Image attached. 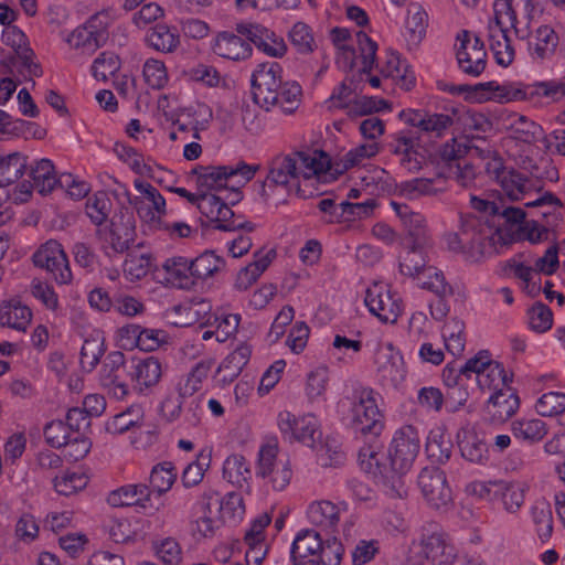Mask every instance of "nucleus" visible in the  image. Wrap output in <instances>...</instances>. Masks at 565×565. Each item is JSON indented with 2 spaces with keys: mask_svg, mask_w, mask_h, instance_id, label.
Instances as JSON below:
<instances>
[{
  "mask_svg": "<svg viewBox=\"0 0 565 565\" xmlns=\"http://www.w3.org/2000/svg\"><path fill=\"white\" fill-rule=\"evenodd\" d=\"M420 449L419 435L415 427L399 428L388 449V463L383 462L384 455L371 447H364L359 454L361 468L373 475L382 477L390 494L394 498L407 495L406 475L411 470Z\"/></svg>",
  "mask_w": 565,
  "mask_h": 565,
  "instance_id": "nucleus-1",
  "label": "nucleus"
},
{
  "mask_svg": "<svg viewBox=\"0 0 565 565\" xmlns=\"http://www.w3.org/2000/svg\"><path fill=\"white\" fill-rule=\"evenodd\" d=\"M535 11L533 0H495L493 17L487 26V40L495 62L501 66H509L515 57V50L508 35L510 29L520 39L527 35V26L520 24L531 21Z\"/></svg>",
  "mask_w": 565,
  "mask_h": 565,
  "instance_id": "nucleus-2",
  "label": "nucleus"
},
{
  "mask_svg": "<svg viewBox=\"0 0 565 565\" xmlns=\"http://www.w3.org/2000/svg\"><path fill=\"white\" fill-rule=\"evenodd\" d=\"M494 235L495 231L486 222L466 216L461 217L459 232L447 234L446 241L449 249L463 254L467 262L478 264L484 258Z\"/></svg>",
  "mask_w": 565,
  "mask_h": 565,
  "instance_id": "nucleus-3",
  "label": "nucleus"
},
{
  "mask_svg": "<svg viewBox=\"0 0 565 565\" xmlns=\"http://www.w3.org/2000/svg\"><path fill=\"white\" fill-rule=\"evenodd\" d=\"M493 173L502 192L511 201H524L526 207L561 205L556 196L550 192H541L537 182L512 168L499 167V163L495 162Z\"/></svg>",
  "mask_w": 565,
  "mask_h": 565,
  "instance_id": "nucleus-4",
  "label": "nucleus"
},
{
  "mask_svg": "<svg viewBox=\"0 0 565 565\" xmlns=\"http://www.w3.org/2000/svg\"><path fill=\"white\" fill-rule=\"evenodd\" d=\"M256 169L244 162L235 166H200L192 170L198 189L202 193L231 190L238 195V190L254 178Z\"/></svg>",
  "mask_w": 565,
  "mask_h": 565,
  "instance_id": "nucleus-5",
  "label": "nucleus"
},
{
  "mask_svg": "<svg viewBox=\"0 0 565 565\" xmlns=\"http://www.w3.org/2000/svg\"><path fill=\"white\" fill-rule=\"evenodd\" d=\"M303 188L301 198H310L320 191L322 183L329 182L339 175L335 172V160L320 149H307L292 153Z\"/></svg>",
  "mask_w": 565,
  "mask_h": 565,
  "instance_id": "nucleus-6",
  "label": "nucleus"
},
{
  "mask_svg": "<svg viewBox=\"0 0 565 565\" xmlns=\"http://www.w3.org/2000/svg\"><path fill=\"white\" fill-rule=\"evenodd\" d=\"M460 374L477 382L482 392L494 394L509 387L510 376L505 369L497 361L491 360L488 352H479L468 360L461 367Z\"/></svg>",
  "mask_w": 565,
  "mask_h": 565,
  "instance_id": "nucleus-7",
  "label": "nucleus"
},
{
  "mask_svg": "<svg viewBox=\"0 0 565 565\" xmlns=\"http://www.w3.org/2000/svg\"><path fill=\"white\" fill-rule=\"evenodd\" d=\"M137 195L130 201L140 221L151 231L164 226L168 214L167 202L163 195L149 182L141 179L134 181Z\"/></svg>",
  "mask_w": 565,
  "mask_h": 565,
  "instance_id": "nucleus-8",
  "label": "nucleus"
},
{
  "mask_svg": "<svg viewBox=\"0 0 565 565\" xmlns=\"http://www.w3.org/2000/svg\"><path fill=\"white\" fill-rule=\"evenodd\" d=\"M256 476L274 491H282L292 478L291 463L289 459L279 457L277 445H264L258 452Z\"/></svg>",
  "mask_w": 565,
  "mask_h": 565,
  "instance_id": "nucleus-9",
  "label": "nucleus"
},
{
  "mask_svg": "<svg viewBox=\"0 0 565 565\" xmlns=\"http://www.w3.org/2000/svg\"><path fill=\"white\" fill-rule=\"evenodd\" d=\"M379 395L369 387H361L351 397V424L362 434H380L383 423L377 404Z\"/></svg>",
  "mask_w": 565,
  "mask_h": 565,
  "instance_id": "nucleus-10",
  "label": "nucleus"
},
{
  "mask_svg": "<svg viewBox=\"0 0 565 565\" xmlns=\"http://www.w3.org/2000/svg\"><path fill=\"white\" fill-rule=\"evenodd\" d=\"M253 99L266 111L278 105L281 85V67L276 62L262 63L252 76Z\"/></svg>",
  "mask_w": 565,
  "mask_h": 565,
  "instance_id": "nucleus-11",
  "label": "nucleus"
},
{
  "mask_svg": "<svg viewBox=\"0 0 565 565\" xmlns=\"http://www.w3.org/2000/svg\"><path fill=\"white\" fill-rule=\"evenodd\" d=\"M34 266L47 270L60 285H68L73 280L67 255L57 241L50 239L42 244L33 254Z\"/></svg>",
  "mask_w": 565,
  "mask_h": 565,
  "instance_id": "nucleus-12",
  "label": "nucleus"
},
{
  "mask_svg": "<svg viewBox=\"0 0 565 565\" xmlns=\"http://www.w3.org/2000/svg\"><path fill=\"white\" fill-rule=\"evenodd\" d=\"M418 486L430 508L447 511L452 505V492L443 470L424 468L418 477Z\"/></svg>",
  "mask_w": 565,
  "mask_h": 565,
  "instance_id": "nucleus-13",
  "label": "nucleus"
},
{
  "mask_svg": "<svg viewBox=\"0 0 565 565\" xmlns=\"http://www.w3.org/2000/svg\"><path fill=\"white\" fill-rule=\"evenodd\" d=\"M104 18H107V13H98L84 25L74 29L65 40L70 47L84 55L94 53L106 39L109 21H103Z\"/></svg>",
  "mask_w": 565,
  "mask_h": 565,
  "instance_id": "nucleus-14",
  "label": "nucleus"
},
{
  "mask_svg": "<svg viewBox=\"0 0 565 565\" xmlns=\"http://www.w3.org/2000/svg\"><path fill=\"white\" fill-rule=\"evenodd\" d=\"M370 311L384 323H395L402 313L401 298L385 284H373L365 296Z\"/></svg>",
  "mask_w": 565,
  "mask_h": 565,
  "instance_id": "nucleus-15",
  "label": "nucleus"
},
{
  "mask_svg": "<svg viewBox=\"0 0 565 565\" xmlns=\"http://www.w3.org/2000/svg\"><path fill=\"white\" fill-rule=\"evenodd\" d=\"M278 426L284 435L308 447H316L321 437L317 419L312 415L296 416L290 412H281Z\"/></svg>",
  "mask_w": 565,
  "mask_h": 565,
  "instance_id": "nucleus-16",
  "label": "nucleus"
},
{
  "mask_svg": "<svg viewBox=\"0 0 565 565\" xmlns=\"http://www.w3.org/2000/svg\"><path fill=\"white\" fill-rule=\"evenodd\" d=\"M216 501H211L206 491L202 494L198 510L190 522V533L195 541L212 539L223 526L222 516L217 513Z\"/></svg>",
  "mask_w": 565,
  "mask_h": 565,
  "instance_id": "nucleus-17",
  "label": "nucleus"
},
{
  "mask_svg": "<svg viewBox=\"0 0 565 565\" xmlns=\"http://www.w3.org/2000/svg\"><path fill=\"white\" fill-rule=\"evenodd\" d=\"M419 545L422 553L433 565H452L458 557L450 536L441 530L424 534Z\"/></svg>",
  "mask_w": 565,
  "mask_h": 565,
  "instance_id": "nucleus-18",
  "label": "nucleus"
},
{
  "mask_svg": "<svg viewBox=\"0 0 565 565\" xmlns=\"http://www.w3.org/2000/svg\"><path fill=\"white\" fill-rule=\"evenodd\" d=\"M237 31L247 36L259 51L270 57L279 58L287 53V44L284 39L262 24H239Z\"/></svg>",
  "mask_w": 565,
  "mask_h": 565,
  "instance_id": "nucleus-19",
  "label": "nucleus"
},
{
  "mask_svg": "<svg viewBox=\"0 0 565 565\" xmlns=\"http://www.w3.org/2000/svg\"><path fill=\"white\" fill-rule=\"evenodd\" d=\"M196 207L215 227L223 231L244 228L246 225L233 218L234 213L226 203L214 194L201 193Z\"/></svg>",
  "mask_w": 565,
  "mask_h": 565,
  "instance_id": "nucleus-20",
  "label": "nucleus"
},
{
  "mask_svg": "<svg viewBox=\"0 0 565 565\" xmlns=\"http://www.w3.org/2000/svg\"><path fill=\"white\" fill-rule=\"evenodd\" d=\"M374 363L380 377L393 386L399 385L406 377L403 356L391 343L376 350Z\"/></svg>",
  "mask_w": 565,
  "mask_h": 565,
  "instance_id": "nucleus-21",
  "label": "nucleus"
},
{
  "mask_svg": "<svg viewBox=\"0 0 565 565\" xmlns=\"http://www.w3.org/2000/svg\"><path fill=\"white\" fill-rule=\"evenodd\" d=\"M271 518L263 513L253 521L246 531L244 541L247 545L245 553L246 565H260L268 552L266 542V527L270 524Z\"/></svg>",
  "mask_w": 565,
  "mask_h": 565,
  "instance_id": "nucleus-22",
  "label": "nucleus"
},
{
  "mask_svg": "<svg viewBox=\"0 0 565 565\" xmlns=\"http://www.w3.org/2000/svg\"><path fill=\"white\" fill-rule=\"evenodd\" d=\"M468 89H473L479 102L494 100L499 103H509L515 100H525L529 98L525 89L520 85L515 84H503L500 85L495 82H489L484 84H478L473 87L468 85L458 86L456 92L461 93Z\"/></svg>",
  "mask_w": 565,
  "mask_h": 565,
  "instance_id": "nucleus-23",
  "label": "nucleus"
},
{
  "mask_svg": "<svg viewBox=\"0 0 565 565\" xmlns=\"http://www.w3.org/2000/svg\"><path fill=\"white\" fill-rule=\"evenodd\" d=\"M299 177L294 154H290L277 158L273 161L267 175V182L269 184L285 188L288 193L295 192L301 196V188H303V183Z\"/></svg>",
  "mask_w": 565,
  "mask_h": 565,
  "instance_id": "nucleus-24",
  "label": "nucleus"
},
{
  "mask_svg": "<svg viewBox=\"0 0 565 565\" xmlns=\"http://www.w3.org/2000/svg\"><path fill=\"white\" fill-rule=\"evenodd\" d=\"M486 57L487 53L480 40L466 34L457 51V60L461 71L472 76L480 75L486 68Z\"/></svg>",
  "mask_w": 565,
  "mask_h": 565,
  "instance_id": "nucleus-25",
  "label": "nucleus"
},
{
  "mask_svg": "<svg viewBox=\"0 0 565 565\" xmlns=\"http://www.w3.org/2000/svg\"><path fill=\"white\" fill-rule=\"evenodd\" d=\"M136 221L132 212L121 209L110 221L108 242L116 252H124L134 242Z\"/></svg>",
  "mask_w": 565,
  "mask_h": 565,
  "instance_id": "nucleus-26",
  "label": "nucleus"
},
{
  "mask_svg": "<svg viewBox=\"0 0 565 565\" xmlns=\"http://www.w3.org/2000/svg\"><path fill=\"white\" fill-rule=\"evenodd\" d=\"M418 138L412 132H401L393 143V153L399 157V163L408 171L422 169L425 157L419 151Z\"/></svg>",
  "mask_w": 565,
  "mask_h": 565,
  "instance_id": "nucleus-27",
  "label": "nucleus"
},
{
  "mask_svg": "<svg viewBox=\"0 0 565 565\" xmlns=\"http://www.w3.org/2000/svg\"><path fill=\"white\" fill-rule=\"evenodd\" d=\"M530 21L520 22L527 26V49L534 58L544 60L551 56L558 44V36L550 25H541L534 32H530Z\"/></svg>",
  "mask_w": 565,
  "mask_h": 565,
  "instance_id": "nucleus-28",
  "label": "nucleus"
},
{
  "mask_svg": "<svg viewBox=\"0 0 565 565\" xmlns=\"http://www.w3.org/2000/svg\"><path fill=\"white\" fill-rule=\"evenodd\" d=\"M150 529L151 522L149 520L116 519L110 522L108 533L115 543H130L145 540Z\"/></svg>",
  "mask_w": 565,
  "mask_h": 565,
  "instance_id": "nucleus-29",
  "label": "nucleus"
},
{
  "mask_svg": "<svg viewBox=\"0 0 565 565\" xmlns=\"http://www.w3.org/2000/svg\"><path fill=\"white\" fill-rule=\"evenodd\" d=\"M126 370L124 358L116 353L109 363H105L102 370V385L116 398H124L128 394V386L125 382Z\"/></svg>",
  "mask_w": 565,
  "mask_h": 565,
  "instance_id": "nucleus-30",
  "label": "nucleus"
},
{
  "mask_svg": "<svg viewBox=\"0 0 565 565\" xmlns=\"http://www.w3.org/2000/svg\"><path fill=\"white\" fill-rule=\"evenodd\" d=\"M126 370L124 358L116 353L109 363H105L102 370V385L116 398H124L128 394V386L125 382Z\"/></svg>",
  "mask_w": 565,
  "mask_h": 565,
  "instance_id": "nucleus-31",
  "label": "nucleus"
},
{
  "mask_svg": "<svg viewBox=\"0 0 565 565\" xmlns=\"http://www.w3.org/2000/svg\"><path fill=\"white\" fill-rule=\"evenodd\" d=\"M150 495L151 491L147 484H126L113 490L107 495V503L114 508L138 505L142 509H147Z\"/></svg>",
  "mask_w": 565,
  "mask_h": 565,
  "instance_id": "nucleus-32",
  "label": "nucleus"
},
{
  "mask_svg": "<svg viewBox=\"0 0 565 565\" xmlns=\"http://www.w3.org/2000/svg\"><path fill=\"white\" fill-rule=\"evenodd\" d=\"M164 282L171 287L190 289L194 286L191 260L182 256L168 258L162 264Z\"/></svg>",
  "mask_w": 565,
  "mask_h": 565,
  "instance_id": "nucleus-33",
  "label": "nucleus"
},
{
  "mask_svg": "<svg viewBox=\"0 0 565 565\" xmlns=\"http://www.w3.org/2000/svg\"><path fill=\"white\" fill-rule=\"evenodd\" d=\"M252 355V347L245 342L239 343L220 364L216 376L223 384L233 382L248 363Z\"/></svg>",
  "mask_w": 565,
  "mask_h": 565,
  "instance_id": "nucleus-34",
  "label": "nucleus"
},
{
  "mask_svg": "<svg viewBox=\"0 0 565 565\" xmlns=\"http://www.w3.org/2000/svg\"><path fill=\"white\" fill-rule=\"evenodd\" d=\"M321 537L315 530L300 531L292 543L291 558L296 564H312L316 559L319 548H321Z\"/></svg>",
  "mask_w": 565,
  "mask_h": 565,
  "instance_id": "nucleus-35",
  "label": "nucleus"
},
{
  "mask_svg": "<svg viewBox=\"0 0 565 565\" xmlns=\"http://www.w3.org/2000/svg\"><path fill=\"white\" fill-rule=\"evenodd\" d=\"M428 14L419 3H411L407 9L405 40L408 49H417L426 35Z\"/></svg>",
  "mask_w": 565,
  "mask_h": 565,
  "instance_id": "nucleus-36",
  "label": "nucleus"
},
{
  "mask_svg": "<svg viewBox=\"0 0 565 565\" xmlns=\"http://www.w3.org/2000/svg\"><path fill=\"white\" fill-rule=\"evenodd\" d=\"M519 408V397L509 386L500 392L491 394L487 412L491 419L497 423H503L514 415Z\"/></svg>",
  "mask_w": 565,
  "mask_h": 565,
  "instance_id": "nucleus-37",
  "label": "nucleus"
},
{
  "mask_svg": "<svg viewBox=\"0 0 565 565\" xmlns=\"http://www.w3.org/2000/svg\"><path fill=\"white\" fill-rule=\"evenodd\" d=\"M214 364L215 361L212 358H206L198 362L191 371L179 381L177 392L180 397L189 398L200 391L203 382L209 377Z\"/></svg>",
  "mask_w": 565,
  "mask_h": 565,
  "instance_id": "nucleus-38",
  "label": "nucleus"
},
{
  "mask_svg": "<svg viewBox=\"0 0 565 565\" xmlns=\"http://www.w3.org/2000/svg\"><path fill=\"white\" fill-rule=\"evenodd\" d=\"M461 456L470 462L482 463L488 460V447L484 438L473 428H462L458 434Z\"/></svg>",
  "mask_w": 565,
  "mask_h": 565,
  "instance_id": "nucleus-39",
  "label": "nucleus"
},
{
  "mask_svg": "<svg viewBox=\"0 0 565 565\" xmlns=\"http://www.w3.org/2000/svg\"><path fill=\"white\" fill-rule=\"evenodd\" d=\"M250 46L241 36L222 32L216 35L213 43V52L221 57L228 60H243L249 56Z\"/></svg>",
  "mask_w": 565,
  "mask_h": 565,
  "instance_id": "nucleus-40",
  "label": "nucleus"
},
{
  "mask_svg": "<svg viewBox=\"0 0 565 565\" xmlns=\"http://www.w3.org/2000/svg\"><path fill=\"white\" fill-rule=\"evenodd\" d=\"M130 375L136 388L143 391L159 383L162 366L158 359L149 356L136 362L131 367Z\"/></svg>",
  "mask_w": 565,
  "mask_h": 565,
  "instance_id": "nucleus-41",
  "label": "nucleus"
},
{
  "mask_svg": "<svg viewBox=\"0 0 565 565\" xmlns=\"http://www.w3.org/2000/svg\"><path fill=\"white\" fill-rule=\"evenodd\" d=\"M405 121L412 127L418 128L424 132L435 134L436 136H440L452 124V119L448 115L422 111L405 114Z\"/></svg>",
  "mask_w": 565,
  "mask_h": 565,
  "instance_id": "nucleus-42",
  "label": "nucleus"
},
{
  "mask_svg": "<svg viewBox=\"0 0 565 565\" xmlns=\"http://www.w3.org/2000/svg\"><path fill=\"white\" fill-rule=\"evenodd\" d=\"M223 479L236 488H249L252 470L248 461L242 455H231L223 463Z\"/></svg>",
  "mask_w": 565,
  "mask_h": 565,
  "instance_id": "nucleus-43",
  "label": "nucleus"
},
{
  "mask_svg": "<svg viewBox=\"0 0 565 565\" xmlns=\"http://www.w3.org/2000/svg\"><path fill=\"white\" fill-rule=\"evenodd\" d=\"M32 320L31 309L20 301L10 300L0 307V323L18 331H25Z\"/></svg>",
  "mask_w": 565,
  "mask_h": 565,
  "instance_id": "nucleus-44",
  "label": "nucleus"
},
{
  "mask_svg": "<svg viewBox=\"0 0 565 565\" xmlns=\"http://www.w3.org/2000/svg\"><path fill=\"white\" fill-rule=\"evenodd\" d=\"M401 195L414 200L426 195H437L446 190V182L441 177L436 179H414L398 185Z\"/></svg>",
  "mask_w": 565,
  "mask_h": 565,
  "instance_id": "nucleus-45",
  "label": "nucleus"
},
{
  "mask_svg": "<svg viewBox=\"0 0 565 565\" xmlns=\"http://www.w3.org/2000/svg\"><path fill=\"white\" fill-rule=\"evenodd\" d=\"M2 41L6 45L13 49L32 75L40 73L39 66L32 62V51L29 47L28 39L19 28L7 26L2 33Z\"/></svg>",
  "mask_w": 565,
  "mask_h": 565,
  "instance_id": "nucleus-46",
  "label": "nucleus"
},
{
  "mask_svg": "<svg viewBox=\"0 0 565 565\" xmlns=\"http://www.w3.org/2000/svg\"><path fill=\"white\" fill-rule=\"evenodd\" d=\"M311 524L324 530H333L340 521V509L327 500L312 502L307 510Z\"/></svg>",
  "mask_w": 565,
  "mask_h": 565,
  "instance_id": "nucleus-47",
  "label": "nucleus"
},
{
  "mask_svg": "<svg viewBox=\"0 0 565 565\" xmlns=\"http://www.w3.org/2000/svg\"><path fill=\"white\" fill-rule=\"evenodd\" d=\"M207 495L211 497V501H216L218 511L217 513L222 516V523L226 521L237 522L243 519L245 514V504L243 497L236 492H230L225 497L213 490L206 491Z\"/></svg>",
  "mask_w": 565,
  "mask_h": 565,
  "instance_id": "nucleus-48",
  "label": "nucleus"
},
{
  "mask_svg": "<svg viewBox=\"0 0 565 565\" xmlns=\"http://www.w3.org/2000/svg\"><path fill=\"white\" fill-rule=\"evenodd\" d=\"M30 174L33 180L34 189L41 194L52 192L58 183L53 162L45 158L39 159L31 164Z\"/></svg>",
  "mask_w": 565,
  "mask_h": 565,
  "instance_id": "nucleus-49",
  "label": "nucleus"
},
{
  "mask_svg": "<svg viewBox=\"0 0 565 565\" xmlns=\"http://www.w3.org/2000/svg\"><path fill=\"white\" fill-rule=\"evenodd\" d=\"M28 167V157L22 152L0 153V185H7L19 180Z\"/></svg>",
  "mask_w": 565,
  "mask_h": 565,
  "instance_id": "nucleus-50",
  "label": "nucleus"
},
{
  "mask_svg": "<svg viewBox=\"0 0 565 565\" xmlns=\"http://www.w3.org/2000/svg\"><path fill=\"white\" fill-rule=\"evenodd\" d=\"M380 151V146L376 141H369L362 143L342 157L335 159V172L342 174L347 170L362 164L365 160L375 157Z\"/></svg>",
  "mask_w": 565,
  "mask_h": 565,
  "instance_id": "nucleus-51",
  "label": "nucleus"
},
{
  "mask_svg": "<svg viewBox=\"0 0 565 565\" xmlns=\"http://www.w3.org/2000/svg\"><path fill=\"white\" fill-rule=\"evenodd\" d=\"M330 375L324 366L311 370L306 376L305 394L310 403H322L327 399Z\"/></svg>",
  "mask_w": 565,
  "mask_h": 565,
  "instance_id": "nucleus-52",
  "label": "nucleus"
},
{
  "mask_svg": "<svg viewBox=\"0 0 565 565\" xmlns=\"http://www.w3.org/2000/svg\"><path fill=\"white\" fill-rule=\"evenodd\" d=\"M380 71L384 76L397 81L405 89H409L414 85L415 77L413 72L407 70V65L395 53L386 55L385 61L380 65Z\"/></svg>",
  "mask_w": 565,
  "mask_h": 565,
  "instance_id": "nucleus-53",
  "label": "nucleus"
},
{
  "mask_svg": "<svg viewBox=\"0 0 565 565\" xmlns=\"http://www.w3.org/2000/svg\"><path fill=\"white\" fill-rule=\"evenodd\" d=\"M391 206L396 212L408 235L415 239H422L426 232L425 217L407 205L399 204L395 201L391 203Z\"/></svg>",
  "mask_w": 565,
  "mask_h": 565,
  "instance_id": "nucleus-54",
  "label": "nucleus"
},
{
  "mask_svg": "<svg viewBox=\"0 0 565 565\" xmlns=\"http://www.w3.org/2000/svg\"><path fill=\"white\" fill-rule=\"evenodd\" d=\"M445 347L452 355H460L465 350V323L457 317L450 318L443 328Z\"/></svg>",
  "mask_w": 565,
  "mask_h": 565,
  "instance_id": "nucleus-55",
  "label": "nucleus"
},
{
  "mask_svg": "<svg viewBox=\"0 0 565 565\" xmlns=\"http://www.w3.org/2000/svg\"><path fill=\"white\" fill-rule=\"evenodd\" d=\"M151 47L159 52L171 53L180 45L179 34L164 24L156 25L147 35Z\"/></svg>",
  "mask_w": 565,
  "mask_h": 565,
  "instance_id": "nucleus-56",
  "label": "nucleus"
},
{
  "mask_svg": "<svg viewBox=\"0 0 565 565\" xmlns=\"http://www.w3.org/2000/svg\"><path fill=\"white\" fill-rule=\"evenodd\" d=\"M177 479V471L171 462L164 461L154 466L151 470L149 482L151 493L161 495L168 492Z\"/></svg>",
  "mask_w": 565,
  "mask_h": 565,
  "instance_id": "nucleus-57",
  "label": "nucleus"
},
{
  "mask_svg": "<svg viewBox=\"0 0 565 565\" xmlns=\"http://www.w3.org/2000/svg\"><path fill=\"white\" fill-rule=\"evenodd\" d=\"M53 483L57 493L70 497L87 487L88 477L83 472L67 471L60 477H55Z\"/></svg>",
  "mask_w": 565,
  "mask_h": 565,
  "instance_id": "nucleus-58",
  "label": "nucleus"
},
{
  "mask_svg": "<svg viewBox=\"0 0 565 565\" xmlns=\"http://www.w3.org/2000/svg\"><path fill=\"white\" fill-rule=\"evenodd\" d=\"M503 269L512 273L516 278L522 280L523 290L531 295L536 296L540 292V286L535 281L536 273L533 266H527L523 263L511 259L505 263Z\"/></svg>",
  "mask_w": 565,
  "mask_h": 565,
  "instance_id": "nucleus-59",
  "label": "nucleus"
},
{
  "mask_svg": "<svg viewBox=\"0 0 565 565\" xmlns=\"http://www.w3.org/2000/svg\"><path fill=\"white\" fill-rule=\"evenodd\" d=\"M222 265V259L213 252L201 254L195 259L191 260L194 281L212 277L215 273L221 270Z\"/></svg>",
  "mask_w": 565,
  "mask_h": 565,
  "instance_id": "nucleus-60",
  "label": "nucleus"
},
{
  "mask_svg": "<svg viewBox=\"0 0 565 565\" xmlns=\"http://www.w3.org/2000/svg\"><path fill=\"white\" fill-rule=\"evenodd\" d=\"M315 448L317 462L323 468L339 467L344 461V455L333 439H326L319 445L316 444Z\"/></svg>",
  "mask_w": 565,
  "mask_h": 565,
  "instance_id": "nucleus-61",
  "label": "nucleus"
},
{
  "mask_svg": "<svg viewBox=\"0 0 565 565\" xmlns=\"http://www.w3.org/2000/svg\"><path fill=\"white\" fill-rule=\"evenodd\" d=\"M451 441L441 430L431 431L426 444L428 457L436 462H444L450 457Z\"/></svg>",
  "mask_w": 565,
  "mask_h": 565,
  "instance_id": "nucleus-62",
  "label": "nucleus"
},
{
  "mask_svg": "<svg viewBox=\"0 0 565 565\" xmlns=\"http://www.w3.org/2000/svg\"><path fill=\"white\" fill-rule=\"evenodd\" d=\"M428 267L423 250L417 247L407 250L399 263L401 273L413 278H420Z\"/></svg>",
  "mask_w": 565,
  "mask_h": 565,
  "instance_id": "nucleus-63",
  "label": "nucleus"
},
{
  "mask_svg": "<svg viewBox=\"0 0 565 565\" xmlns=\"http://www.w3.org/2000/svg\"><path fill=\"white\" fill-rule=\"evenodd\" d=\"M535 409L541 416L552 417L565 412V394L548 392L543 394L535 404Z\"/></svg>",
  "mask_w": 565,
  "mask_h": 565,
  "instance_id": "nucleus-64",
  "label": "nucleus"
}]
</instances>
